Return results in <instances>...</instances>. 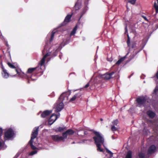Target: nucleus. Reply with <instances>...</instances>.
Returning <instances> with one entry per match:
<instances>
[{
    "label": "nucleus",
    "mask_w": 158,
    "mask_h": 158,
    "mask_svg": "<svg viewBox=\"0 0 158 158\" xmlns=\"http://www.w3.org/2000/svg\"><path fill=\"white\" fill-rule=\"evenodd\" d=\"M128 53H127L126 55L124 56L123 57L121 58L120 59H119L116 63V64L119 65L121 63L123 62L126 58L128 54Z\"/></svg>",
    "instance_id": "obj_21"
},
{
    "label": "nucleus",
    "mask_w": 158,
    "mask_h": 158,
    "mask_svg": "<svg viewBox=\"0 0 158 158\" xmlns=\"http://www.w3.org/2000/svg\"><path fill=\"white\" fill-rule=\"evenodd\" d=\"M58 118V116L56 115L53 114L50 117L48 123L49 124L51 125Z\"/></svg>",
    "instance_id": "obj_8"
},
{
    "label": "nucleus",
    "mask_w": 158,
    "mask_h": 158,
    "mask_svg": "<svg viewBox=\"0 0 158 158\" xmlns=\"http://www.w3.org/2000/svg\"><path fill=\"white\" fill-rule=\"evenodd\" d=\"M18 156H19L17 155V154L14 158H17L18 157Z\"/></svg>",
    "instance_id": "obj_43"
},
{
    "label": "nucleus",
    "mask_w": 158,
    "mask_h": 158,
    "mask_svg": "<svg viewBox=\"0 0 158 158\" xmlns=\"http://www.w3.org/2000/svg\"><path fill=\"white\" fill-rule=\"evenodd\" d=\"M139 158H144L145 154L144 153L140 152L139 153Z\"/></svg>",
    "instance_id": "obj_30"
},
{
    "label": "nucleus",
    "mask_w": 158,
    "mask_h": 158,
    "mask_svg": "<svg viewBox=\"0 0 158 158\" xmlns=\"http://www.w3.org/2000/svg\"><path fill=\"white\" fill-rule=\"evenodd\" d=\"M56 116H58V118H59L60 116V114H59L57 115H56Z\"/></svg>",
    "instance_id": "obj_45"
},
{
    "label": "nucleus",
    "mask_w": 158,
    "mask_h": 158,
    "mask_svg": "<svg viewBox=\"0 0 158 158\" xmlns=\"http://www.w3.org/2000/svg\"><path fill=\"white\" fill-rule=\"evenodd\" d=\"M2 69L3 71L2 73V75L3 77L4 78H7L9 76L8 73L2 65Z\"/></svg>",
    "instance_id": "obj_13"
},
{
    "label": "nucleus",
    "mask_w": 158,
    "mask_h": 158,
    "mask_svg": "<svg viewBox=\"0 0 158 158\" xmlns=\"http://www.w3.org/2000/svg\"><path fill=\"white\" fill-rule=\"evenodd\" d=\"M68 99L67 94L65 93H63L60 96L59 100L56 103V106L55 108V111H60L64 108L63 102L64 100H67Z\"/></svg>",
    "instance_id": "obj_3"
},
{
    "label": "nucleus",
    "mask_w": 158,
    "mask_h": 158,
    "mask_svg": "<svg viewBox=\"0 0 158 158\" xmlns=\"http://www.w3.org/2000/svg\"><path fill=\"white\" fill-rule=\"evenodd\" d=\"M93 132L95 135V136L93 137V139L97 147V150L98 151L102 152L103 149L101 148V146L103 144L104 142L103 136L99 132L95 131H93Z\"/></svg>",
    "instance_id": "obj_2"
},
{
    "label": "nucleus",
    "mask_w": 158,
    "mask_h": 158,
    "mask_svg": "<svg viewBox=\"0 0 158 158\" xmlns=\"http://www.w3.org/2000/svg\"><path fill=\"white\" fill-rule=\"evenodd\" d=\"M125 158H132L131 152V151L128 152Z\"/></svg>",
    "instance_id": "obj_24"
},
{
    "label": "nucleus",
    "mask_w": 158,
    "mask_h": 158,
    "mask_svg": "<svg viewBox=\"0 0 158 158\" xmlns=\"http://www.w3.org/2000/svg\"><path fill=\"white\" fill-rule=\"evenodd\" d=\"M107 60L108 61L111 62L112 61L113 59L111 57H110V58L107 57Z\"/></svg>",
    "instance_id": "obj_36"
},
{
    "label": "nucleus",
    "mask_w": 158,
    "mask_h": 158,
    "mask_svg": "<svg viewBox=\"0 0 158 158\" xmlns=\"http://www.w3.org/2000/svg\"><path fill=\"white\" fill-rule=\"evenodd\" d=\"M147 114L151 118H154L156 115V114L155 112L150 110L147 111Z\"/></svg>",
    "instance_id": "obj_15"
},
{
    "label": "nucleus",
    "mask_w": 158,
    "mask_h": 158,
    "mask_svg": "<svg viewBox=\"0 0 158 158\" xmlns=\"http://www.w3.org/2000/svg\"><path fill=\"white\" fill-rule=\"evenodd\" d=\"M88 0H87L85 2V6L83 9V10L81 13V15L80 18L79 19V20H80L82 16L86 12L87 10H88V7L87 5L88 4Z\"/></svg>",
    "instance_id": "obj_10"
},
{
    "label": "nucleus",
    "mask_w": 158,
    "mask_h": 158,
    "mask_svg": "<svg viewBox=\"0 0 158 158\" xmlns=\"http://www.w3.org/2000/svg\"><path fill=\"white\" fill-rule=\"evenodd\" d=\"M156 76L157 78L158 79V71H157V73H156Z\"/></svg>",
    "instance_id": "obj_41"
},
{
    "label": "nucleus",
    "mask_w": 158,
    "mask_h": 158,
    "mask_svg": "<svg viewBox=\"0 0 158 158\" xmlns=\"http://www.w3.org/2000/svg\"><path fill=\"white\" fill-rule=\"evenodd\" d=\"M136 0H131L129 1V2L132 4H134Z\"/></svg>",
    "instance_id": "obj_34"
},
{
    "label": "nucleus",
    "mask_w": 158,
    "mask_h": 158,
    "mask_svg": "<svg viewBox=\"0 0 158 158\" xmlns=\"http://www.w3.org/2000/svg\"><path fill=\"white\" fill-rule=\"evenodd\" d=\"M82 132H83V131H79L77 132L78 135H79V136H82L83 135L82 134H83L82 133Z\"/></svg>",
    "instance_id": "obj_33"
},
{
    "label": "nucleus",
    "mask_w": 158,
    "mask_h": 158,
    "mask_svg": "<svg viewBox=\"0 0 158 158\" xmlns=\"http://www.w3.org/2000/svg\"><path fill=\"white\" fill-rule=\"evenodd\" d=\"M71 16V15H69L65 17L64 21L63 23V25L66 24L67 23L70 21Z\"/></svg>",
    "instance_id": "obj_20"
},
{
    "label": "nucleus",
    "mask_w": 158,
    "mask_h": 158,
    "mask_svg": "<svg viewBox=\"0 0 158 158\" xmlns=\"http://www.w3.org/2000/svg\"><path fill=\"white\" fill-rule=\"evenodd\" d=\"M58 130L60 131H61L64 130V128L62 127H59L58 128Z\"/></svg>",
    "instance_id": "obj_35"
},
{
    "label": "nucleus",
    "mask_w": 158,
    "mask_h": 158,
    "mask_svg": "<svg viewBox=\"0 0 158 158\" xmlns=\"http://www.w3.org/2000/svg\"><path fill=\"white\" fill-rule=\"evenodd\" d=\"M57 33V32L54 31H53L52 33H49L47 35V37L48 38V39H49V38L50 37V41L51 42L54 39V35L55 34H56Z\"/></svg>",
    "instance_id": "obj_19"
},
{
    "label": "nucleus",
    "mask_w": 158,
    "mask_h": 158,
    "mask_svg": "<svg viewBox=\"0 0 158 158\" xmlns=\"http://www.w3.org/2000/svg\"><path fill=\"white\" fill-rule=\"evenodd\" d=\"M52 112V110H46L44 111L41 114V117L42 118H46Z\"/></svg>",
    "instance_id": "obj_12"
},
{
    "label": "nucleus",
    "mask_w": 158,
    "mask_h": 158,
    "mask_svg": "<svg viewBox=\"0 0 158 158\" xmlns=\"http://www.w3.org/2000/svg\"><path fill=\"white\" fill-rule=\"evenodd\" d=\"M127 45L128 47H130V39L129 36V35L128 34H127Z\"/></svg>",
    "instance_id": "obj_27"
},
{
    "label": "nucleus",
    "mask_w": 158,
    "mask_h": 158,
    "mask_svg": "<svg viewBox=\"0 0 158 158\" xmlns=\"http://www.w3.org/2000/svg\"><path fill=\"white\" fill-rule=\"evenodd\" d=\"M143 132L145 131L146 132V133H147L148 131V130H146V129H145V127H144V129L143 130Z\"/></svg>",
    "instance_id": "obj_39"
},
{
    "label": "nucleus",
    "mask_w": 158,
    "mask_h": 158,
    "mask_svg": "<svg viewBox=\"0 0 158 158\" xmlns=\"http://www.w3.org/2000/svg\"><path fill=\"white\" fill-rule=\"evenodd\" d=\"M75 143V142H73L72 143Z\"/></svg>",
    "instance_id": "obj_48"
},
{
    "label": "nucleus",
    "mask_w": 158,
    "mask_h": 158,
    "mask_svg": "<svg viewBox=\"0 0 158 158\" xmlns=\"http://www.w3.org/2000/svg\"><path fill=\"white\" fill-rule=\"evenodd\" d=\"M89 86V83H88L84 87V88H87Z\"/></svg>",
    "instance_id": "obj_38"
},
{
    "label": "nucleus",
    "mask_w": 158,
    "mask_h": 158,
    "mask_svg": "<svg viewBox=\"0 0 158 158\" xmlns=\"http://www.w3.org/2000/svg\"><path fill=\"white\" fill-rule=\"evenodd\" d=\"M106 152L109 154L110 157L111 158L113 156V153L111 151L109 150L107 148H106Z\"/></svg>",
    "instance_id": "obj_26"
},
{
    "label": "nucleus",
    "mask_w": 158,
    "mask_h": 158,
    "mask_svg": "<svg viewBox=\"0 0 158 158\" xmlns=\"http://www.w3.org/2000/svg\"><path fill=\"white\" fill-rule=\"evenodd\" d=\"M146 101L145 98L143 97H140L136 99V101L137 102V106L141 107L142 106H144V104Z\"/></svg>",
    "instance_id": "obj_6"
},
{
    "label": "nucleus",
    "mask_w": 158,
    "mask_h": 158,
    "mask_svg": "<svg viewBox=\"0 0 158 158\" xmlns=\"http://www.w3.org/2000/svg\"><path fill=\"white\" fill-rule=\"evenodd\" d=\"M52 48H54L53 50L52 51L48 52L43 57L41 60L40 62L39 63V65L38 67H37L34 68H29L27 72V74H25L23 73H19L18 72L17 69H16V71L17 73L18 74L19 76L22 77H24V78H31V79H32L31 78V77L28 75V74H30L33 71H34L35 69H39V68L40 69V70H39V72H42V67H43L44 68H45V67L44 66V64L45 63V58L48 56L51 55L53 56H55L57 55V53L58 52V48L56 46V48H54V47H52Z\"/></svg>",
    "instance_id": "obj_1"
},
{
    "label": "nucleus",
    "mask_w": 158,
    "mask_h": 158,
    "mask_svg": "<svg viewBox=\"0 0 158 158\" xmlns=\"http://www.w3.org/2000/svg\"><path fill=\"white\" fill-rule=\"evenodd\" d=\"M39 127H36L34 128L31 134V140L29 142V143L30 144V146L31 148L33 149H37L39 150H41L44 149V148H43L39 147L38 148H37L36 147L34 146L33 144V140L37 136L39 131Z\"/></svg>",
    "instance_id": "obj_4"
},
{
    "label": "nucleus",
    "mask_w": 158,
    "mask_h": 158,
    "mask_svg": "<svg viewBox=\"0 0 158 158\" xmlns=\"http://www.w3.org/2000/svg\"><path fill=\"white\" fill-rule=\"evenodd\" d=\"M52 138L55 141L59 142L61 140L64 141L65 139L64 137L63 136L59 135H52Z\"/></svg>",
    "instance_id": "obj_7"
},
{
    "label": "nucleus",
    "mask_w": 158,
    "mask_h": 158,
    "mask_svg": "<svg viewBox=\"0 0 158 158\" xmlns=\"http://www.w3.org/2000/svg\"><path fill=\"white\" fill-rule=\"evenodd\" d=\"M98 47H97V49H98Z\"/></svg>",
    "instance_id": "obj_49"
},
{
    "label": "nucleus",
    "mask_w": 158,
    "mask_h": 158,
    "mask_svg": "<svg viewBox=\"0 0 158 158\" xmlns=\"http://www.w3.org/2000/svg\"><path fill=\"white\" fill-rule=\"evenodd\" d=\"M81 96V94L80 93H78L75 95H74L72 98H71L70 100V102H72L75 100L77 98H79Z\"/></svg>",
    "instance_id": "obj_16"
},
{
    "label": "nucleus",
    "mask_w": 158,
    "mask_h": 158,
    "mask_svg": "<svg viewBox=\"0 0 158 158\" xmlns=\"http://www.w3.org/2000/svg\"><path fill=\"white\" fill-rule=\"evenodd\" d=\"M114 72H112L111 73H106L103 75L102 77L106 80H109L112 77V76L114 74Z\"/></svg>",
    "instance_id": "obj_9"
},
{
    "label": "nucleus",
    "mask_w": 158,
    "mask_h": 158,
    "mask_svg": "<svg viewBox=\"0 0 158 158\" xmlns=\"http://www.w3.org/2000/svg\"><path fill=\"white\" fill-rule=\"evenodd\" d=\"M156 150L155 146L154 145H151L148 149V153L150 154L154 153L155 152Z\"/></svg>",
    "instance_id": "obj_14"
},
{
    "label": "nucleus",
    "mask_w": 158,
    "mask_h": 158,
    "mask_svg": "<svg viewBox=\"0 0 158 158\" xmlns=\"http://www.w3.org/2000/svg\"><path fill=\"white\" fill-rule=\"evenodd\" d=\"M5 132V139H8L13 137L15 135V133L13 130L11 128H9L6 130Z\"/></svg>",
    "instance_id": "obj_5"
},
{
    "label": "nucleus",
    "mask_w": 158,
    "mask_h": 158,
    "mask_svg": "<svg viewBox=\"0 0 158 158\" xmlns=\"http://www.w3.org/2000/svg\"><path fill=\"white\" fill-rule=\"evenodd\" d=\"M134 55H132L131 56V59H132V58L134 57Z\"/></svg>",
    "instance_id": "obj_44"
},
{
    "label": "nucleus",
    "mask_w": 158,
    "mask_h": 158,
    "mask_svg": "<svg viewBox=\"0 0 158 158\" xmlns=\"http://www.w3.org/2000/svg\"><path fill=\"white\" fill-rule=\"evenodd\" d=\"M74 133V131L72 130L71 129H69L67 131L63 133V136L65 139L67 138L68 135H73Z\"/></svg>",
    "instance_id": "obj_11"
},
{
    "label": "nucleus",
    "mask_w": 158,
    "mask_h": 158,
    "mask_svg": "<svg viewBox=\"0 0 158 158\" xmlns=\"http://www.w3.org/2000/svg\"><path fill=\"white\" fill-rule=\"evenodd\" d=\"M82 132V133L84 134L85 135H86V134H88V133L87 132V131H84V132L83 131V132Z\"/></svg>",
    "instance_id": "obj_40"
},
{
    "label": "nucleus",
    "mask_w": 158,
    "mask_h": 158,
    "mask_svg": "<svg viewBox=\"0 0 158 158\" xmlns=\"http://www.w3.org/2000/svg\"><path fill=\"white\" fill-rule=\"evenodd\" d=\"M77 26L76 25L73 29V31H71L70 36H72V35H74L76 32V31L77 30Z\"/></svg>",
    "instance_id": "obj_22"
},
{
    "label": "nucleus",
    "mask_w": 158,
    "mask_h": 158,
    "mask_svg": "<svg viewBox=\"0 0 158 158\" xmlns=\"http://www.w3.org/2000/svg\"><path fill=\"white\" fill-rule=\"evenodd\" d=\"M153 97L157 98L158 97V86H156L154 90L152 93Z\"/></svg>",
    "instance_id": "obj_18"
},
{
    "label": "nucleus",
    "mask_w": 158,
    "mask_h": 158,
    "mask_svg": "<svg viewBox=\"0 0 158 158\" xmlns=\"http://www.w3.org/2000/svg\"><path fill=\"white\" fill-rule=\"evenodd\" d=\"M157 3H158V5H157L156 2H155L154 4V7L155 8L156 14L158 13V0H157Z\"/></svg>",
    "instance_id": "obj_25"
},
{
    "label": "nucleus",
    "mask_w": 158,
    "mask_h": 158,
    "mask_svg": "<svg viewBox=\"0 0 158 158\" xmlns=\"http://www.w3.org/2000/svg\"><path fill=\"white\" fill-rule=\"evenodd\" d=\"M60 59H61V56L60 55Z\"/></svg>",
    "instance_id": "obj_47"
},
{
    "label": "nucleus",
    "mask_w": 158,
    "mask_h": 158,
    "mask_svg": "<svg viewBox=\"0 0 158 158\" xmlns=\"http://www.w3.org/2000/svg\"><path fill=\"white\" fill-rule=\"evenodd\" d=\"M81 6V1L80 0H77V2L76 3L75 5V8L76 10H77L80 9Z\"/></svg>",
    "instance_id": "obj_17"
},
{
    "label": "nucleus",
    "mask_w": 158,
    "mask_h": 158,
    "mask_svg": "<svg viewBox=\"0 0 158 158\" xmlns=\"http://www.w3.org/2000/svg\"><path fill=\"white\" fill-rule=\"evenodd\" d=\"M7 64L11 68L14 69L15 68V66L13 64H12L9 62H8Z\"/></svg>",
    "instance_id": "obj_31"
},
{
    "label": "nucleus",
    "mask_w": 158,
    "mask_h": 158,
    "mask_svg": "<svg viewBox=\"0 0 158 158\" xmlns=\"http://www.w3.org/2000/svg\"><path fill=\"white\" fill-rule=\"evenodd\" d=\"M118 129V127L117 126L115 127L114 125H112L111 130L113 131H117Z\"/></svg>",
    "instance_id": "obj_23"
},
{
    "label": "nucleus",
    "mask_w": 158,
    "mask_h": 158,
    "mask_svg": "<svg viewBox=\"0 0 158 158\" xmlns=\"http://www.w3.org/2000/svg\"><path fill=\"white\" fill-rule=\"evenodd\" d=\"M37 152V151L36 150L33 151L30 153L29 155L30 156H32L33 155L36 154Z\"/></svg>",
    "instance_id": "obj_32"
},
{
    "label": "nucleus",
    "mask_w": 158,
    "mask_h": 158,
    "mask_svg": "<svg viewBox=\"0 0 158 158\" xmlns=\"http://www.w3.org/2000/svg\"><path fill=\"white\" fill-rule=\"evenodd\" d=\"M118 123V120L117 119H116L113 121L112 122V123L113 124V125H114L115 126H117V124Z\"/></svg>",
    "instance_id": "obj_28"
},
{
    "label": "nucleus",
    "mask_w": 158,
    "mask_h": 158,
    "mask_svg": "<svg viewBox=\"0 0 158 158\" xmlns=\"http://www.w3.org/2000/svg\"><path fill=\"white\" fill-rule=\"evenodd\" d=\"M142 17L145 20H146L147 21H148V19L145 16H142Z\"/></svg>",
    "instance_id": "obj_37"
},
{
    "label": "nucleus",
    "mask_w": 158,
    "mask_h": 158,
    "mask_svg": "<svg viewBox=\"0 0 158 158\" xmlns=\"http://www.w3.org/2000/svg\"><path fill=\"white\" fill-rule=\"evenodd\" d=\"M100 120L101 121H102L103 120L102 119V118H100Z\"/></svg>",
    "instance_id": "obj_46"
},
{
    "label": "nucleus",
    "mask_w": 158,
    "mask_h": 158,
    "mask_svg": "<svg viewBox=\"0 0 158 158\" xmlns=\"http://www.w3.org/2000/svg\"><path fill=\"white\" fill-rule=\"evenodd\" d=\"M48 48V46L47 44H46L44 47V50H43L42 52L44 54L45 52V50H47V52H48V51H49L50 50L49 48H48V49H47Z\"/></svg>",
    "instance_id": "obj_29"
},
{
    "label": "nucleus",
    "mask_w": 158,
    "mask_h": 158,
    "mask_svg": "<svg viewBox=\"0 0 158 158\" xmlns=\"http://www.w3.org/2000/svg\"><path fill=\"white\" fill-rule=\"evenodd\" d=\"M127 33V27H125V33Z\"/></svg>",
    "instance_id": "obj_42"
}]
</instances>
